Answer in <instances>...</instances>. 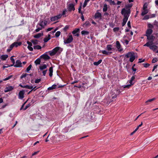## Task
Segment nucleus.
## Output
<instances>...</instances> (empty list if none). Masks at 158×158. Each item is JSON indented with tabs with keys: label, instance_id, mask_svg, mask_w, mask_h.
Wrapping results in <instances>:
<instances>
[{
	"label": "nucleus",
	"instance_id": "39448f33",
	"mask_svg": "<svg viewBox=\"0 0 158 158\" xmlns=\"http://www.w3.org/2000/svg\"><path fill=\"white\" fill-rule=\"evenodd\" d=\"M73 39L71 35H69L66 40H64V42L65 44H68L71 43L73 40Z\"/></svg>",
	"mask_w": 158,
	"mask_h": 158
},
{
	"label": "nucleus",
	"instance_id": "393cba45",
	"mask_svg": "<svg viewBox=\"0 0 158 158\" xmlns=\"http://www.w3.org/2000/svg\"><path fill=\"white\" fill-rule=\"evenodd\" d=\"M43 35V33H39L34 36V37L35 38H39Z\"/></svg>",
	"mask_w": 158,
	"mask_h": 158
},
{
	"label": "nucleus",
	"instance_id": "338daca9",
	"mask_svg": "<svg viewBox=\"0 0 158 158\" xmlns=\"http://www.w3.org/2000/svg\"><path fill=\"white\" fill-rule=\"evenodd\" d=\"M66 11L67 10L66 9H64V10L63 11L62 14H61L62 15V16L64 15H65L66 14Z\"/></svg>",
	"mask_w": 158,
	"mask_h": 158
},
{
	"label": "nucleus",
	"instance_id": "9b49d317",
	"mask_svg": "<svg viewBox=\"0 0 158 158\" xmlns=\"http://www.w3.org/2000/svg\"><path fill=\"white\" fill-rule=\"evenodd\" d=\"M47 52H45L44 54L41 56L40 57V58H43L45 60H48L50 59V57L48 55L46 54Z\"/></svg>",
	"mask_w": 158,
	"mask_h": 158
},
{
	"label": "nucleus",
	"instance_id": "c9c22d12",
	"mask_svg": "<svg viewBox=\"0 0 158 158\" xmlns=\"http://www.w3.org/2000/svg\"><path fill=\"white\" fill-rule=\"evenodd\" d=\"M81 34L82 35H87L89 34V32L87 31L83 30L81 31Z\"/></svg>",
	"mask_w": 158,
	"mask_h": 158
},
{
	"label": "nucleus",
	"instance_id": "f704fd0d",
	"mask_svg": "<svg viewBox=\"0 0 158 158\" xmlns=\"http://www.w3.org/2000/svg\"><path fill=\"white\" fill-rule=\"evenodd\" d=\"M33 48L35 49H40L42 48L39 45L34 46Z\"/></svg>",
	"mask_w": 158,
	"mask_h": 158
},
{
	"label": "nucleus",
	"instance_id": "4468645a",
	"mask_svg": "<svg viewBox=\"0 0 158 158\" xmlns=\"http://www.w3.org/2000/svg\"><path fill=\"white\" fill-rule=\"evenodd\" d=\"M14 89V87L11 86H9L6 87L4 90V92L5 93L7 92L12 91Z\"/></svg>",
	"mask_w": 158,
	"mask_h": 158
},
{
	"label": "nucleus",
	"instance_id": "c85d7f7f",
	"mask_svg": "<svg viewBox=\"0 0 158 158\" xmlns=\"http://www.w3.org/2000/svg\"><path fill=\"white\" fill-rule=\"evenodd\" d=\"M43 21H40V23L37 24V25L36 26V27H37L39 25L41 27H40L42 28V29L44 28V26L43 24Z\"/></svg>",
	"mask_w": 158,
	"mask_h": 158
},
{
	"label": "nucleus",
	"instance_id": "4c0bfd02",
	"mask_svg": "<svg viewBox=\"0 0 158 158\" xmlns=\"http://www.w3.org/2000/svg\"><path fill=\"white\" fill-rule=\"evenodd\" d=\"M156 98H153L152 99H149L146 102V103H147V104H148L149 102H151L156 100Z\"/></svg>",
	"mask_w": 158,
	"mask_h": 158
},
{
	"label": "nucleus",
	"instance_id": "c03bdc74",
	"mask_svg": "<svg viewBox=\"0 0 158 158\" xmlns=\"http://www.w3.org/2000/svg\"><path fill=\"white\" fill-rule=\"evenodd\" d=\"M60 31H57L55 34V36L56 37H58L60 34Z\"/></svg>",
	"mask_w": 158,
	"mask_h": 158
},
{
	"label": "nucleus",
	"instance_id": "052dcab7",
	"mask_svg": "<svg viewBox=\"0 0 158 158\" xmlns=\"http://www.w3.org/2000/svg\"><path fill=\"white\" fill-rule=\"evenodd\" d=\"M157 62V59L156 58H154L152 60V63H154Z\"/></svg>",
	"mask_w": 158,
	"mask_h": 158
},
{
	"label": "nucleus",
	"instance_id": "aec40b11",
	"mask_svg": "<svg viewBox=\"0 0 158 158\" xmlns=\"http://www.w3.org/2000/svg\"><path fill=\"white\" fill-rule=\"evenodd\" d=\"M132 5L131 4H129L126 6V9L123 8V9H125L126 11H129L130 14L131 13V10L130 8L132 7Z\"/></svg>",
	"mask_w": 158,
	"mask_h": 158
},
{
	"label": "nucleus",
	"instance_id": "6ab92c4d",
	"mask_svg": "<svg viewBox=\"0 0 158 158\" xmlns=\"http://www.w3.org/2000/svg\"><path fill=\"white\" fill-rule=\"evenodd\" d=\"M153 31L151 29H148L146 31V35H150L152 33Z\"/></svg>",
	"mask_w": 158,
	"mask_h": 158
},
{
	"label": "nucleus",
	"instance_id": "b1692460",
	"mask_svg": "<svg viewBox=\"0 0 158 158\" xmlns=\"http://www.w3.org/2000/svg\"><path fill=\"white\" fill-rule=\"evenodd\" d=\"M148 9H143L141 15L142 16H144L148 13Z\"/></svg>",
	"mask_w": 158,
	"mask_h": 158
},
{
	"label": "nucleus",
	"instance_id": "5701e85b",
	"mask_svg": "<svg viewBox=\"0 0 158 158\" xmlns=\"http://www.w3.org/2000/svg\"><path fill=\"white\" fill-rule=\"evenodd\" d=\"M47 68V66L46 64H44L40 66L39 67V68L40 71H43L44 69H46Z\"/></svg>",
	"mask_w": 158,
	"mask_h": 158
},
{
	"label": "nucleus",
	"instance_id": "5fc2aeb1",
	"mask_svg": "<svg viewBox=\"0 0 158 158\" xmlns=\"http://www.w3.org/2000/svg\"><path fill=\"white\" fill-rule=\"evenodd\" d=\"M117 97V95L116 94H113L112 95V98L113 99Z\"/></svg>",
	"mask_w": 158,
	"mask_h": 158
},
{
	"label": "nucleus",
	"instance_id": "f257e3e1",
	"mask_svg": "<svg viewBox=\"0 0 158 158\" xmlns=\"http://www.w3.org/2000/svg\"><path fill=\"white\" fill-rule=\"evenodd\" d=\"M121 14L124 16L123 22L122 23V26H124L126 23L130 15L129 11H126L125 9H122L121 11Z\"/></svg>",
	"mask_w": 158,
	"mask_h": 158
},
{
	"label": "nucleus",
	"instance_id": "49530a36",
	"mask_svg": "<svg viewBox=\"0 0 158 158\" xmlns=\"http://www.w3.org/2000/svg\"><path fill=\"white\" fill-rule=\"evenodd\" d=\"M138 126L135 129V130L132 132H131V134H130V135H132L134 133H135V132H136L137 130H138Z\"/></svg>",
	"mask_w": 158,
	"mask_h": 158
},
{
	"label": "nucleus",
	"instance_id": "423d86ee",
	"mask_svg": "<svg viewBox=\"0 0 158 158\" xmlns=\"http://www.w3.org/2000/svg\"><path fill=\"white\" fill-rule=\"evenodd\" d=\"M115 47L119 52H121L123 50V48L121 47V46L118 41H116Z\"/></svg>",
	"mask_w": 158,
	"mask_h": 158
},
{
	"label": "nucleus",
	"instance_id": "7c9ffc66",
	"mask_svg": "<svg viewBox=\"0 0 158 158\" xmlns=\"http://www.w3.org/2000/svg\"><path fill=\"white\" fill-rule=\"evenodd\" d=\"M79 28H76L72 31V34L73 35H75V34H77V33L79 32Z\"/></svg>",
	"mask_w": 158,
	"mask_h": 158
},
{
	"label": "nucleus",
	"instance_id": "1a4fd4ad",
	"mask_svg": "<svg viewBox=\"0 0 158 158\" xmlns=\"http://www.w3.org/2000/svg\"><path fill=\"white\" fill-rule=\"evenodd\" d=\"M62 15L61 14H59L56 16L52 17L50 19L51 21H54L56 20L61 17Z\"/></svg>",
	"mask_w": 158,
	"mask_h": 158
},
{
	"label": "nucleus",
	"instance_id": "e2e57ef3",
	"mask_svg": "<svg viewBox=\"0 0 158 158\" xmlns=\"http://www.w3.org/2000/svg\"><path fill=\"white\" fill-rule=\"evenodd\" d=\"M27 48L30 51H32L33 50V48L31 46H28Z\"/></svg>",
	"mask_w": 158,
	"mask_h": 158
},
{
	"label": "nucleus",
	"instance_id": "2eb2a0df",
	"mask_svg": "<svg viewBox=\"0 0 158 158\" xmlns=\"http://www.w3.org/2000/svg\"><path fill=\"white\" fill-rule=\"evenodd\" d=\"M135 76H132L131 77V80L128 81V82H129V83L133 85L135 82Z\"/></svg>",
	"mask_w": 158,
	"mask_h": 158
},
{
	"label": "nucleus",
	"instance_id": "13d9d810",
	"mask_svg": "<svg viewBox=\"0 0 158 158\" xmlns=\"http://www.w3.org/2000/svg\"><path fill=\"white\" fill-rule=\"evenodd\" d=\"M68 28H69V26H66L63 28V30L65 32L67 31V30L68 29Z\"/></svg>",
	"mask_w": 158,
	"mask_h": 158
},
{
	"label": "nucleus",
	"instance_id": "6e6552de",
	"mask_svg": "<svg viewBox=\"0 0 158 158\" xmlns=\"http://www.w3.org/2000/svg\"><path fill=\"white\" fill-rule=\"evenodd\" d=\"M148 45L149 46H147L149 47L151 50L154 51L156 50L157 47L155 45H153V42L151 44H150Z\"/></svg>",
	"mask_w": 158,
	"mask_h": 158
},
{
	"label": "nucleus",
	"instance_id": "ea45409f",
	"mask_svg": "<svg viewBox=\"0 0 158 158\" xmlns=\"http://www.w3.org/2000/svg\"><path fill=\"white\" fill-rule=\"evenodd\" d=\"M149 18V15H146L144 16L143 18H142V19L143 20H146L148 19Z\"/></svg>",
	"mask_w": 158,
	"mask_h": 158
},
{
	"label": "nucleus",
	"instance_id": "e433bc0d",
	"mask_svg": "<svg viewBox=\"0 0 158 158\" xmlns=\"http://www.w3.org/2000/svg\"><path fill=\"white\" fill-rule=\"evenodd\" d=\"M13 56H12L10 58V59L11 60L12 62L13 63V64L11 65L10 66H13L14 64H15V60L13 58Z\"/></svg>",
	"mask_w": 158,
	"mask_h": 158
},
{
	"label": "nucleus",
	"instance_id": "864d4df0",
	"mask_svg": "<svg viewBox=\"0 0 158 158\" xmlns=\"http://www.w3.org/2000/svg\"><path fill=\"white\" fill-rule=\"evenodd\" d=\"M31 104H29L26 105L25 107L23 109V110H26L27 108H28L29 106H31Z\"/></svg>",
	"mask_w": 158,
	"mask_h": 158
},
{
	"label": "nucleus",
	"instance_id": "4d7b16f0",
	"mask_svg": "<svg viewBox=\"0 0 158 158\" xmlns=\"http://www.w3.org/2000/svg\"><path fill=\"white\" fill-rule=\"evenodd\" d=\"M156 16V15L154 14H152L149 15L150 18H154Z\"/></svg>",
	"mask_w": 158,
	"mask_h": 158
},
{
	"label": "nucleus",
	"instance_id": "de8ad7c7",
	"mask_svg": "<svg viewBox=\"0 0 158 158\" xmlns=\"http://www.w3.org/2000/svg\"><path fill=\"white\" fill-rule=\"evenodd\" d=\"M148 4L147 3H145L143 6V9H147Z\"/></svg>",
	"mask_w": 158,
	"mask_h": 158
},
{
	"label": "nucleus",
	"instance_id": "412c9836",
	"mask_svg": "<svg viewBox=\"0 0 158 158\" xmlns=\"http://www.w3.org/2000/svg\"><path fill=\"white\" fill-rule=\"evenodd\" d=\"M49 75L50 77H52V73L53 72V67H51L49 68Z\"/></svg>",
	"mask_w": 158,
	"mask_h": 158
},
{
	"label": "nucleus",
	"instance_id": "a18cd8bd",
	"mask_svg": "<svg viewBox=\"0 0 158 158\" xmlns=\"http://www.w3.org/2000/svg\"><path fill=\"white\" fill-rule=\"evenodd\" d=\"M32 67V65L31 64H30L27 68L26 69V72H28L31 69V68Z\"/></svg>",
	"mask_w": 158,
	"mask_h": 158
},
{
	"label": "nucleus",
	"instance_id": "680f3d73",
	"mask_svg": "<svg viewBox=\"0 0 158 158\" xmlns=\"http://www.w3.org/2000/svg\"><path fill=\"white\" fill-rule=\"evenodd\" d=\"M47 71H48L47 69H46V70H44V71H43L42 73L43 74V75L44 76H45L46 74V73H47Z\"/></svg>",
	"mask_w": 158,
	"mask_h": 158
},
{
	"label": "nucleus",
	"instance_id": "0eeeda50",
	"mask_svg": "<svg viewBox=\"0 0 158 158\" xmlns=\"http://www.w3.org/2000/svg\"><path fill=\"white\" fill-rule=\"evenodd\" d=\"M24 94L25 91L24 90H23L20 91L19 93L18 98L21 99H22L24 98Z\"/></svg>",
	"mask_w": 158,
	"mask_h": 158
},
{
	"label": "nucleus",
	"instance_id": "a211bd4d",
	"mask_svg": "<svg viewBox=\"0 0 158 158\" xmlns=\"http://www.w3.org/2000/svg\"><path fill=\"white\" fill-rule=\"evenodd\" d=\"M102 17V15L100 12H98L96 13L94 15V17L95 19H101Z\"/></svg>",
	"mask_w": 158,
	"mask_h": 158
},
{
	"label": "nucleus",
	"instance_id": "f03ea898",
	"mask_svg": "<svg viewBox=\"0 0 158 158\" xmlns=\"http://www.w3.org/2000/svg\"><path fill=\"white\" fill-rule=\"evenodd\" d=\"M125 57L126 58H130L129 61L132 62L135 58V53L133 52H129L125 54Z\"/></svg>",
	"mask_w": 158,
	"mask_h": 158
},
{
	"label": "nucleus",
	"instance_id": "0e129e2a",
	"mask_svg": "<svg viewBox=\"0 0 158 158\" xmlns=\"http://www.w3.org/2000/svg\"><path fill=\"white\" fill-rule=\"evenodd\" d=\"M27 100L25 102H24V103L23 104V105L20 108V110H22L23 109V107H24L25 104L26 103V102H27Z\"/></svg>",
	"mask_w": 158,
	"mask_h": 158
},
{
	"label": "nucleus",
	"instance_id": "bb28decb",
	"mask_svg": "<svg viewBox=\"0 0 158 158\" xmlns=\"http://www.w3.org/2000/svg\"><path fill=\"white\" fill-rule=\"evenodd\" d=\"M8 56L7 55H2L1 56L0 59L2 60H6Z\"/></svg>",
	"mask_w": 158,
	"mask_h": 158
},
{
	"label": "nucleus",
	"instance_id": "79ce46f5",
	"mask_svg": "<svg viewBox=\"0 0 158 158\" xmlns=\"http://www.w3.org/2000/svg\"><path fill=\"white\" fill-rule=\"evenodd\" d=\"M84 25L85 26H90L91 25V24L89 21H87L85 22V23H84Z\"/></svg>",
	"mask_w": 158,
	"mask_h": 158
},
{
	"label": "nucleus",
	"instance_id": "8fccbe9b",
	"mask_svg": "<svg viewBox=\"0 0 158 158\" xmlns=\"http://www.w3.org/2000/svg\"><path fill=\"white\" fill-rule=\"evenodd\" d=\"M27 75H28V74L27 73H23L21 76L20 78L22 79L23 78L26 77Z\"/></svg>",
	"mask_w": 158,
	"mask_h": 158
},
{
	"label": "nucleus",
	"instance_id": "473e14b6",
	"mask_svg": "<svg viewBox=\"0 0 158 158\" xmlns=\"http://www.w3.org/2000/svg\"><path fill=\"white\" fill-rule=\"evenodd\" d=\"M14 47V46L13 45V44H12L9 47V48H8L7 50V52H10L13 49V48Z\"/></svg>",
	"mask_w": 158,
	"mask_h": 158
},
{
	"label": "nucleus",
	"instance_id": "603ef678",
	"mask_svg": "<svg viewBox=\"0 0 158 158\" xmlns=\"http://www.w3.org/2000/svg\"><path fill=\"white\" fill-rule=\"evenodd\" d=\"M143 66L145 68H147L150 65V64L148 63H143Z\"/></svg>",
	"mask_w": 158,
	"mask_h": 158
},
{
	"label": "nucleus",
	"instance_id": "f8f14e48",
	"mask_svg": "<svg viewBox=\"0 0 158 158\" xmlns=\"http://www.w3.org/2000/svg\"><path fill=\"white\" fill-rule=\"evenodd\" d=\"M22 63L19 60H18L16 61V64L14 65V66L15 67H21L22 66Z\"/></svg>",
	"mask_w": 158,
	"mask_h": 158
},
{
	"label": "nucleus",
	"instance_id": "a878e982",
	"mask_svg": "<svg viewBox=\"0 0 158 158\" xmlns=\"http://www.w3.org/2000/svg\"><path fill=\"white\" fill-rule=\"evenodd\" d=\"M101 52L103 54H105V55H108L109 54H110L112 53V52H107L106 50H103L102 51H99V52Z\"/></svg>",
	"mask_w": 158,
	"mask_h": 158
},
{
	"label": "nucleus",
	"instance_id": "6e6d98bb",
	"mask_svg": "<svg viewBox=\"0 0 158 158\" xmlns=\"http://www.w3.org/2000/svg\"><path fill=\"white\" fill-rule=\"evenodd\" d=\"M42 27H37V28L35 30V31L36 32H38L40 31V30H42Z\"/></svg>",
	"mask_w": 158,
	"mask_h": 158
},
{
	"label": "nucleus",
	"instance_id": "774afa93",
	"mask_svg": "<svg viewBox=\"0 0 158 158\" xmlns=\"http://www.w3.org/2000/svg\"><path fill=\"white\" fill-rule=\"evenodd\" d=\"M135 66V64H134L132 67V70H133V71L134 72H135L136 70V68H134V66Z\"/></svg>",
	"mask_w": 158,
	"mask_h": 158
},
{
	"label": "nucleus",
	"instance_id": "dca6fc26",
	"mask_svg": "<svg viewBox=\"0 0 158 158\" xmlns=\"http://www.w3.org/2000/svg\"><path fill=\"white\" fill-rule=\"evenodd\" d=\"M19 86H20L21 87L23 88H25L29 89H31L33 88V86H29L28 85H23L21 84H20L19 85Z\"/></svg>",
	"mask_w": 158,
	"mask_h": 158
},
{
	"label": "nucleus",
	"instance_id": "37998d69",
	"mask_svg": "<svg viewBox=\"0 0 158 158\" xmlns=\"http://www.w3.org/2000/svg\"><path fill=\"white\" fill-rule=\"evenodd\" d=\"M132 85H131V84H128V85H123V87L124 88H129Z\"/></svg>",
	"mask_w": 158,
	"mask_h": 158
},
{
	"label": "nucleus",
	"instance_id": "bf43d9fd",
	"mask_svg": "<svg viewBox=\"0 0 158 158\" xmlns=\"http://www.w3.org/2000/svg\"><path fill=\"white\" fill-rule=\"evenodd\" d=\"M41 81V79H36L35 81V83H37L40 82Z\"/></svg>",
	"mask_w": 158,
	"mask_h": 158
},
{
	"label": "nucleus",
	"instance_id": "7ed1b4c3",
	"mask_svg": "<svg viewBox=\"0 0 158 158\" xmlns=\"http://www.w3.org/2000/svg\"><path fill=\"white\" fill-rule=\"evenodd\" d=\"M146 36H147V39L148 40V41L144 45V46H148L149 45L148 44H151L153 43L155 38V37L152 35H147Z\"/></svg>",
	"mask_w": 158,
	"mask_h": 158
},
{
	"label": "nucleus",
	"instance_id": "69168bd1",
	"mask_svg": "<svg viewBox=\"0 0 158 158\" xmlns=\"http://www.w3.org/2000/svg\"><path fill=\"white\" fill-rule=\"evenodd\" d=\"M119 30V28L118 27H115L114 28L113 30L114 31H118Z\"/></svg>",
	"mask_w": 158,
	"mask_h": 158
},
{
	"label": "nucleus",
	"instance_id": "4be33fe9",
	"mask_svg": "<svg viewBox=\"0 0 158 158\" xmlns=\"http://www.w3.org/2000/svg\"><path fill=\"white\" fill-rule=\"evenodd\" d=\"M51 39V35L48 34V37H46L44 38V42H47L49 40Z\"/></svg>",
	"mask_w": 158,
	"mask_h": 158
},
{
	"label": "nucleus",
	"instance_id": "58836bf2",
	"mask_svg": "<svg viewBox=\"0 0 158 158\" xmlns=\"http://www.w3.org/2000/svg\"><path fill=\"white\" fill-rule=\"evenodd\" d=\"M107 10V5L106 4H105L104 5L103 8V12H106Z\"/></svg>",
	"mask_w": 158,
	"mask_h": 158
},
{
	"label": "nucleus",
	"instance_id": "ddd939ff",
	"mask_svg": "<svg viewBox=\"0 0 158 158\" xmlns=\"http://www.w3.org/2000/svg\"><path fill=\"white\" fill-rule=\"evenodd\" d=\"M113 101V100H112L111 99H110L109 98H107L106 99H104V102L106 105H108L111 102Z\"/></svg>",
	"mask_w": 158,
	"mask_h": 158
},
{
	"label": "nucleus",
	"instance_id": "09e8293b",
	"mask_svg": "<svg viewBox=\"0 0 158 158\" xmlns=\"http://www.w3.org/2000/svg\"><path fill=\"white\" fill-rule=\"evenodd\" d=\"M31 41L34 44H38V40H32Z\"/></svg>",
	"mask_w": 158,
	"mask_h": 158
},
{
	"label": "nucleus",
	"instance_id": "9d476101",
	"mask_svg": "<svg viewBox=\"0 0 158 158\" xmlns=\"http://www.w3.org/2000/svg\"><path fill=\"white\" fill-rule=\"evenodd\" d=\"M67 9L69 11L72 10L74 11L75 10L74 5L72 3L69 4L68 6Z\"/></svg>",
	"mask_w": 158,
	"mask_h": 158
},
{
	"label": "nucleus",
	"instance_id": "cd10ccee",
	"mask_svg": "<svg viewBox=\"0 0 158 158\" xmlns=\"http://www.w3.org/2000/svg\"><path fill=\"white\" fill-rule=\"evenodd\" d=\"M57 85L56 84H54L52 86L48 87V90H52L56 88Z\"/></svg>",
	"mask_w": 158,
	"mask_h": 158
},
{
	"label": "nucleus",
	"instance_id": "c756f323",
	"mask_svg": "<svg viewBox=\"0 0 158 158\" xmlns=\"http://www.w3.org/2000/svg\"><path fill=\"white\" fill-rule=\"evenodd\" d=\"M102 61V60H99L97 62H95L94 63V64L95 65L98 66L101 63Z\"/></svg>",
	"mask_w": 158,
	"mask_h": 158
},
{
	"label": "nucleus",
	"instance_id": "3c124183",
	"mask_svg": "<svg viewBox=\"0 0 158 158\" xmlns=\"http://www.w3.org/2000/svg\"><path fill=\"white\" fill-rule=\"evenodd\" d=\"M148 27L149 28V29H152L153 28V25L151 23H148Z\"/></svg>",
	"mask_w": 158,
	"mask_h": 158
},
{
	"label": "nucleus",
	"instance_id": "20e7f679",
	"mask_svg": "<svg viewBox=\"0 0 158 158\" xmlns=\"http://www.w3.org/2000/svg\"><path fill=\"white\" fill-rule=\"evenodd\" d=\"M61 49V48L59 47H57L54 48L51 51H49L48 52L51 56H52L55 55L56 52L60 49Z\"/></svg>",
	"mask_w": 158,
	"mask_h": 158
},
{
	"label": "nucleus",
	"instance_id": "2f4dec72",
	"mask_svg": "<svg viewBox=\"0 0 158 158\" xmlns=\"http://www.w3.org/2000/svg\"><path fill=\"white\" fill-rule=\"evenodd\" d=\"M112 45L111 44H108L106 46V49L108 51L112 50V48H111Z\"/></svg>",
	"mask_w": 158,
	"mask_h": 158
},
{
	"label": "nucleus",
	"instance_id": "a19ab883",
	"mask_svg": "<svg viewBox=\"0 0 158 158\" xmlns=\"http://www.w3.org/2000/svg\"><path fill=\"white\" fill-rule=\"evenodd\" d=\"M13 76L12 75L9 76L8 77H6V78L4 79L3 80V81H6L10 79L11 78L13 77Z\"/></svg>",
	"mask_w": 158,
	"mask_h": 158
},
{
	"label": "nucleus",
	"instance_id": "72a5a7b5",
	"mask_svg": "<svg viewBox=\"0 0 158 158\" xmlns=\"http://www.w3.org/2000/svg\"><path fill=\"white\" fill-rule=\"evenodd\" d=\"M40 58H38L35 61V63L36 65L40 64Z\"/></svg>",
	"mask_w": 158,
	"mask_h": 158
},
{
	"label": "nucleus",
	"instance_id": "f3484780",
	"mask_svg": "<svg viewBox=\"0 0 158 158\" xmlns=\"http://www.w3.org/2000/svg\"><path fill=\"white\" fill-rule=\"evenodd\" d=\"M13 44V46L15 47H17L19 46H20L22 43L21 42H15L12 44Z\"/></svg>",
	"mask_w": 158,
	"mask_h": 158
}]
</instances>
